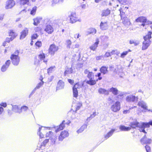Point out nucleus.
<instances>
[{
  "instance_id": "nucleus-19",
  "label": "nucleus",
  "mask_w": 152,
  "mask_h": 152,
  "mask_svg": "<svg viewBox=\"0 0 152 152\" xmlns=\"http://www.w3.org/2000/svg\"><path fill=\"white\" fill-rule=\"evenodd\" d=\"M138 105L145 110H147L148 106L146 102L143 101L138 102Z\"/></svg>"
},
{
  "instance_id": "nucleus-31",
  "label": "nucleus",
  "mask_w": 152,
  "mask_h": 152,
  "mask_svg": "<svg viewBox=\"0 0 152 152\" xmlns=\"http://www.w3.org/2000/svg\"><path fill=\"white\" fill-rule=\"evenodd\" d=\"M42 19L41 17H37L36 18H34L33 19L34 23L33 24L37 26L38 24L39 23L40 20Z\"/></svg>"
},
{
  "instance_id": "nucleus-40",
  "label": "nucleus",
  "mask_w": 152,
  "mask_h": 152,
  "mask_svg": "<svg viewBox=\"0 0 152 152\" xmlns=\"http://www.w3.org/2000/svg\"><path fill=\"white\" fill-rule=\"evenodd\" d=\"M66 44L67 48L69 49L72 45V42L70 39H67L66 41Z\"/></svg>"
},
{
  "instance_id": "nucleus-24",
  "label": "nucleus",
  "mask_w": 152,
  "mask_h": 152,
  "mask_svg": "<svg viewBox=\"0 0 152 152\" xmlns=\"http://www.w3.org/2000/svg\"><path fill=\"white\" fill-rule=\"evenodd\" d=\"M12 110L15 113H21V110L20 108L18 106L16 105H12Z\"/></svg>"
},
{
  "instance_id": "nucleus-62",
  "label": "nucleus",
  "mask_w": 152,
  "mask_h": 152,
  "mask_svg": "<svg viewBox=\"0 0 152 152\" xmlns=\"http://www.w3.org/2000/svg\"><path fill=\"white\" fill-rule=\"evenodd\" d=\"M79 47V45L77 44H76L74 46H73V48H78Z\"/></svg>"
},
{
  "instance_id": "nucleus-17",
  "label": "nucleus",
  "mask_w": 152,
  "mask_h": 152,
  "mask_svg": "<svg viewBox=\"0 0 152 152\" xmlns=\"http://www.w3.org/2000/svg\"><path fill=\"white\" fill-rule=\"evenodd\" d=\"M64 86V83L62 80H60L57 85L56 90L63 89Z\"/></svg>"
},
{
  "instance_id": "nucleus-34",
  "label": "nucleus",
  "mask_w": 152,
  "mask_h": 152,
  "mask_svg": "<svg viewBox=\"0 0 152 152\" xmlns=\"http://www.w3.org/2000/svg\"><path fill=\"white\" fill-rule=\"evenodd\" d=\"M9 36L12 39H13L16 37L15 33L12 30H10L9 32Z\"/></svg>"
},
{
  "instance_id": "nucleus-26",
  "label": "nucleus",
  "mask_w": 152,
  "mask_h": 152,
  "mask_svg": "<svg viewBox=\"0 0 152 152\" xmlns=\"http://www.w3.org/2000/svg\"><path fill=\"white\" fill-rule=\"evenodd\" d=\"M147 20V19L146 17H140L137 18L135 20V21L137 22H146Z\"/></svg>"
},
{
  "instance_id": "nucleus-8",
  "label": "nucleus",
  "mask_w": 152,
  "mask_h": 152,
  "mask_svg": "<svg viewBox=\"0 0 152 152\" xmlns=\"http://www.w3.org/2000/svg\"><path fill=\"white\" fill-rule=\"evenodd\" d=\"M150 126V124L149 122L148 123L142 122L140 123V131L145 133H146L147 132L145 131L144 129L145 128H149Z\"/></svg>"
},
{
  "instance_id": "nucleus-30",
  "label": "nucleus",
  "mask_w": 152,
  "mask_h": 152,
  "mask_svg": "<svg viewBox=\"0 0 152 152\" xmlns=\"http://www.w3.org/2000/svg\"><path fill=\"white\" fill-rule=\"evenodd\" d=\"M110 10L108 9L103 10L102 11L101 15L102 16H107L110 14Z\"/></svg>"
},
{
  "instance_id": "nucleus-21",
  "label": "nucleus",
  "mask_w": 152,
  "mask_h": 152,
  "mask_svg": "<svg viewBox=\"0 0 152 152\" xmlns=\"http://www.w3.org/2000/svg\"><path fill=\"white\" fill-rule=\"evenodd\" d=\"M108 67L105 66H103L101 67L100 68V72L103 75L107 74L108 73V70H107Z\"/></svg>"
},
{
  "instance_id": "nucleus-3",
  "label": "nucleus",
  "mask_w": 152,
  "mask_h": 152,
  "mask_svg": "<svg viewBox=\"0 0 152 152\" xmlns=\"http://www.w3.org/2000/svg\"><path fill=\"white\" fill-rule=\"evenodd\" d=\"M120 15L122 23L126 26L127 27L129 26L131 24L129 19L127 17L122 16L121 10H120Z\"/></svg>"
},
{
  "instance_id": "nucleus-52",
  "label": "nucleus",
  "mask_w": 152,
  "mask_h": 152,
  "mask_svg": "<svg viewBox=\"0 0 152 152\" xmlns=\"http://www.w3.org/2000/svg\"><path fill=\"white\" fill-rule=\"evenodd\" d=\"M38 35L37 34H33L31 36V39H34L37 38Z\"/></svg>"
},
{
  "instance_id": "nucleus-53",
  "label": "nucleus",
  "mask_w": 152,
  "mask_h": 152,
  "mask_svg": "<svg viewBox=\"0 0 152 152\" xmlns=\"http://www.w3.org/2000/svg\"><path fill=\"white\" fill-rule=\"evenodd\" d=\"M145 148L147 152H150L151 148L149 146L146 145L145 146Z\"/></svg>"
},
{
  "instance_id": "nucleus-4",
  "label": "nucleus",
  "mask_w": 152,
  "mask_h": 152,
  "mask_svg": "<svg viewBox=\"0 0 152 152\" xmlns=\"http://www.w3.org/2000/svg\"><path fill=\"white\" fill-rule=\"evenodd\" d=\"M58 49V47L55 44L51 45L49 48L48 52L51 55H53Z\"/></svg>"
},
{
  "instance_id": "nucleus-42",
  "label": "nucleus",
  "mask_w": 152,
  "mask_h": 152,
  "mask_svg": "<svg viewBox=\"0 0 152 152\" xmlns=\"http://www.w3.org/2000/svg\"><path fill=\"white\" fill-rule=\"evenodd\" d=\"M131 50H129L128 51H125L124 52L122 53L121 54L120 57L121 58H124L125 56L127 55L128 53L129 52H130Z\"/></svg>"
},
{
  "instance_id": "nucleus-44",
  "label": "nucleus",
  "mask_w": 152,
  "mask_h": 152,
  "mask_svg": "<svg viewBox=\"0 0 152 152\" xmlns=\"http://www.w3.org/2000/svg\"><path fill=\"white\" fill-rule=\"evenodd\" d=\"M40 80H41V82L38 84L36 87V88L37 89L39 88L43 84L44 82L42 81V78Z\"/></svg>"
},
{
  "instance_id": "nucleus-20",
  "label": "nucleus",
  "mask_w": 152,
  "mask_h": 152,
  "mask_svg": "<svg viewBox=\"0 0 152 152\" xmlns=\"http://www.w3.org/2000/svg\"><path fill=\"white\" fill-rule=\"evenodd\" d=\"M107 23L105 21L101 22L100 25V28L102 30L107 29Z\"/></svg>"
},
{
  "instance_id": "nucleus-25",
  "label": "nucleus",
  "mask_w": 152,
  "mask_h": 152,
  "mask_svg": "<svg viewBox=\"0 0 152 152\" xmlns=\"http://www.w3.org/2000/svg\"><path fill=\"white\" fill-rule=\"evenodd\" d=\"M99 41L98 39H97L96 40V42L93 44L90 47V48L91 50L94 51L96 49L98 46V45L99 43Z\"/></svg>"
},
{
  "instance_id": "nucleus-41",
  "label": "nucleus",
  "mask_w": 152,
  "mask_h": 152,
  "mask_svg": "<svg viewBox=\"0 0 152 152\" xmlns=\"http://www.w3.org/2000/svg\"><path fill=\"white\" fill-rule=\"evenodd\" d=\"M37 9V7L36 6H34L33 7L32 10H31V11L30 14L32 15H34L35 14Z\"/></svg>"
},
{
  "instance_id": "nucleus-49",
  "label": "nucleus",
  "mask_w": 152,
  "mask_h": 152,
  "mask_svg": "<svg viewBox=\"0 0 152 152\" xmlns=\"http://www.w3.org/2000/svg\"><path fill=\"white\" fill-rule=\"evenodd\" d=\"M41 127H40L39 128V131L37 133L38 134H39L40 138H42L44 137V135L43 134H42L41 133H40V131L41 130Z\"/></svg>"
},
{
  "instance_id": "nucleus-33",
  "label": "nucleus",
  "mask_w": 152,
  "mask_h": 152,
  "mask_svg": "<svg viewBox=\"0 0 152 152\" xmlns=\"http://www.w3.org/2000/svg\"><path fill=\"white\" fill-rule=\"evenodd\" d=\"M109 91L112 92L114 95H116L118 94V91L117 88L112 87L110 89Z\"/></svg>"
},
{
  "instance_id": "nucleus-55",
  "label": "nucleus",
  "mask_w": 152,
  "mask_h": 152,
  "mask_svg": "<svg viewBox=\"0 0 152 152\" xmlns=\"http://www.w3.org/2000/svg\"><path fill=\"white\" fill-rule=\"evenodd\" d=\"M111 53L107 52L105 53L104 56L106 57H108L111 56Z\"/></svg>"
},
{
  "instance_id": "nucleus-56",
  "label": "nucleus",
  "mask_w": 152,
  "mask_h": 152,
  "mask_svg": "<svg viewBox=\"0 0 152 152\" xmlns=\"http://www.w3.org/2000/svg\"><path fill=\"white\" fill-rule=\"evenodd\" d=\"M13 39H12L10 37V38H7L6 39V42H9L10 41H12Z\"/></svg>"
},
{
  "instance_id": "nucleus-22",
  "label": "nucleus",
  "mask_w": 152,
  "mask_h": 152,
  "mask_svg": "<svg viewBox=\"0 0 152 152\" xmlns=\"http://www.w3.org/2000/svg\"><path fill=\"white\" fill-rule=\"evenodd\" d=\"M98 92L100 94L108 95L109 94V91L102 88H100L98 89Z\"/></svg>"
},
{
  "instance_id": "nucleus-45",
  "label": "nucleus",
  "mask_w": 152,
  "mask_h": 152,
  "mask_svg": "<svg viewBox=\"0 0 152 152\" xmlns=\"http://www.w3.org/2000/svg\"><path fill=\"white\" fill-rule=\"evenodd\" d=\"M96 112H94L92 114H91L90 116L87 119V121H89L90 120L92 119V118H94L96 115Z\"/></svg>"
},
{
  "instance_id": "nucleus-46",
  "label": "nucleus",
  "mask_w": 152,
  "mask_h": 152,
  "mask_svg": "<svg viewBox=\"0 0 152 152\" xmlns=\"http://www.w3.org/2000/svg\"><path fill=\"white\" fill-rule=\"evenodd\" d=\"M110 53L111 55L116 54L118 55L119 54V52H118L117 50H113Z\"/></svg>"
},
{
  "instance_id": "nucleus-50",
  "label": "nucleus",
  "mask_w": 152,
  "mask_h": 152,
  "mask_svg": "<svg viewBox=\"0 0 152 152\" xmlns=\"http://www.w3.org/2000/svg\"><path fill=\"white\" fill-rule=\"evenodd\" d=\"M20 109L21 110V112L22 111H25L28 110V107L26 106H23L21 108H20Z\"/></svg>"
},
{
  "instance_id": "nucleus-64",
  "label": "nucleus",
  "mask_w": 152,
  "mask_h": 152,
  "mask_svg": "<svg viewBox=\"0 0 152 152\" xmlns=\"http://www.w3.org/2000/svg\"><path fill=\"white\" fill-rule=\"evenodd\" d=\"M81 36V35H80V34H76L75 35V38L76 39L78 38L79 37H80Z\"/></svg>"
},
{
  "instance_id": "nucleus-61",
  "label": "nucleus",
  "mask_w": 152,
  "mask_h": 152,
  "mask_svg": "<svg viewBox=\"0 0 152 152\" xmlns=\"http://www.w3.org/2000/svg\"><path fill=\"white\" fill-rule=\"evenodd\" d=\"M4 111V108L1 107L0 106V115H1Z\"/></svg>"
},
{
  "instance_id": "nucleus-12",
  "label": "nucleus",
  "mask_w": 152,
  "mask_h": 152,
  "mask_svg": "<svg viewBox=\"0 0 152 152\" xmlns=\"http://www.w3.org/2000/svg\"><path fill=\"white\" fill-rule=\"evenodd\" d=\"M80 86L78 83H76L73 88V96L74 97L76 98L78 96V92L77 90V88H79Z\"/></svg>"
},
{
  "instance_id": "nucleus-27",
  "label": "nucleus",
  "mask_w": 152,
  "mask_h": 152,
  "mask_svg": "<svg viewBox=\"0 0 152 152\" xmlns=\"http://www.w3.org/2000/svg\"><path fill=\"white\" fill-rule=\"evenodd\" d=\"M115 129H112L109 132L106 134L104 135V137L105 139H107L109 137H111L113 134L114 132L115 131Z\"/></svg>"
},
{
  "instance_id": "nucleus-7",
  "label": "nucleus",
  "mask_w": 152,
  "mask_h": 152,
  "mask_svg": "<svg viewBox=\"0 0 152 152\" xmlns=\"http://www.w3.org/2000/svg\"><path fill=\"white\" fill-rule=\"evenodd\" d=\"M120 102H116L115 104L111 106V109L112 111L114 112H117L120 110Z\"/></svg>"
},
{
  "instance_id": "nucleus-18",
  "label": "nucleus",
  "mask_w": 152,
  "mask_h": 152,
  "mask_svg": "<svg viewBox=\"0 0 152 152\" xmlns=\"http://www.w3.org/2000/svg\"><path fill=\"white\" fill-rule=\"evenodd\" d=\"M45 31L49 34H51L53 31V27L50 25H47L45 29Z\"/></svg>"
},
{
  "instance_id": "nucleus-48",
  "label": "nucleus",
  "mask_w": 152,
  "mask_h": 152,
  "mask_svg": "<svg viewBox=\"0 0 152 152\" xmlns=\"http://www.w3.org/2000/svg\"><path fill=\"white\" fill-rule=\"evenodd\" d=\"M129 43L130 44H134L135 45H137L139 44V42H135L133 40H131L129 41Z\"/></svg>"
},
{
  "instance_id": "nucleus-54",
  "label": "nucleus",
  "mask_w": 152,
  "mask_h": 152,
  "mask_svg": "<svg viewBox=\"0 0 152 152\" xmlns=\"http://www.w3.org/2000/svg\"><path fill=\"white\" fill-rule=\"evenodd\" d=\"M104 57V56L103 55H101L99 56H96V59L97 60H99L100 59H101L102 58Z\"/></svg>"
},
{
  "instance_id": "nucleus-38",
  "label": "nucleus",
  "mask_w": 152,
  "mask_h": 152,
  "mask_svg": "<svg viewBox=\"0 0 152 152\" xmlns=\"http://www.w3.org/2000/svg\"><path fill=\"white\" fill-rule=\"evenodd\" d=\"M82 103L80 102H77L76 103V106L75 107V111L76 112V111L78 110H79L80 108V107L82 106Z\"/></svg>"
},
{
  "instance_id": "nucleus-23",
  "label": "nucleus",
  "mask_w": 152,
  "mask_h": 152,
  "mask_svg": "<svg viewBox=\"0 0 152 152\" xmlns=\"http://www.w3.org/2000/svg\"><path fill=\"white\" fill-rule=\"evenodd\" d=\"M45 54L42 53L39 55L38 57L40 61L43 60L44 62L47 64L48 61V60L45 59Z\"/></svg>"
},
{
  "instance_id": "nucleus-60",
  "label": "nucleus",
  "mask_w": 152,
  "mask_h": 152,
  "mask_svg": "<svg viewBox=\"0 0 152 152\" xmlns=\"http://www.w3.org/2000/svg\"><path fill=\"white\" fill-rule=\"evenodd\" d=\"M37 88H36L35 87L33 90L31 92V93L30 96H30L32 95L33 94H34L36 90H37Z\"/></svg>"
},
{
  "instance_id": "nucleus-35",
  "label": "nucleus",
  "mask_w": 152,
  "mask_h": 152,
  "mask_svg": "<svg viewBox=\"0 0 152 152\" xmlns=\"http://www.w3.org/2000/svg\"><path fill=\"white\" fill-rule=\"evenodd\" d=\"M87 125L86 124H84L80 128L77 130V132L78 133L82 132L83 130L87 128Z\"/></svg>"
},
{
  "instance_id": "nucleus-29",
  "label": "nucleus",
  "mask_w": 152,
  "mask_h": 152,
  "mask_svg": "<svg viewBox=\"0 0 152 152\" xmlns=\"http://www.w3.org/2000/svg\"><path fill=\"white\" fill-rule=\"evenodd\" d=\"M65 127V121H63L58 128V129L56 130V132H57L59 131L62 130Z\"/></svg>"
},
{
  "instance_id": "nucleus-57",
  "label": "nucleus",
  "mask_w": 152,
  "mask_h": 152,
  "mask_svg": "<svg viewBox=\"0 0 152 152\" xmlns=\"http://www.w3.org/2000/svg\"><path fill=\"white\" fill-rule=\"evenodd\" d=\"M120 3L124 4L126 3V0H118Z\"/></svg>"
},
{
  "instance_id": "nucleus-14",
  "label": "nucleus",
  "mask_w": 152,
  "mask_h": 152,
  "mask_svg": "<svg viewBox=\"0 0 152 152\" xmlns=\"http://www.w3.org/2000/svg\"><path fill=\"white\" fill-rule=\"evenodd\" d=\"M10 63L11 61L10 60L7 61L5 64L1 67V71L2 72H4L6 71L9 67Z\"/></svg>"
},
{
  "instance_id": "nucleus-51",
  "label": "nucleus",
  "mask_w": 152,
  "mask_h": 152,
  "mask_svg": "<svg viewBox=\"0 0 152 152\" xmlns=\"http://www.w3.org/2000/svg\"><path fill=\"white\" fill-rule=\"evenodd\" d=\"M35 45L36 46L39 48L42 46V43L41 41H38L36 43Z\"/></svg>"
},
{
  "instance_id": "nucleus-16",
  "label": "nucleus",
  "mask_w": 152,
  "mask_h": 152,
  "mask_svg": "<svg viewBox=\"0 0 152 152\" xmlns=\"http://www.w3.org/2000/svg\"><path fill=\"white\" fill-rule=\"evenodd\" d=\"M129 126L132 128H135L136 127H139L140 128V123H139L137 121L130 123Z\"/></svg>"
},
{
  "instance_id": "nucleus-5",
  "label": "nucleus",
  "mask_w": 152,
  "mask_h": 152,
  "mask_svg": "<svg viewBox=\"0 0 152 152\" xmlns=\"http://www.w3.org/2000/svg\"><path fill=\"white\" fill-rule=\"evenodd\" d=\"M15 4V2L14 0H7L6 3L5 8L6 9L8 10L12 9Z\"/></svg>"
},
{
  "instance_id": "nucleus-13",
  "label": "nucleus",
  "mask_w": 152,
  "mask_h": 152,
  "mask_svg": "<svg viewBox=\"0 0 152 152\" xmlns=\"http://www.w3.org/2000/svg\"><path fill=\"white\" fill-rule=\"evenodd\" d=\"M152 142L151 139L147 138L145 135L144 137L141 140V142L142 144H150Z\"/></svg>"
},
{
  "instance_id": "nucleus-2",
  "label": "nucleus",
  "mask_w": 152,
  "mask_h": 152,
  "mask_svg": "<svg viewBox=\"0 0 152 152\" xmlns=\"http://www.w3.org/2000/svg\"><path fill=\"white\" fill-rule=\"evenodd\" d=\"M10 58L14 65L17 66L18 65L20 62V57L18 54H12Z\"/></svg>"
},
{
  "instance_id": "nucleus-59",
  "label": "nucleus",
  "mask_w": 152,
  "mask_h": 152,
  "mask_svg": "<svg viewBox=\"0 0 152 152\" xmlns=\"http://www.w3.org/2000/svg\"><path fill=\"white\" fill-rule=\"evenodd\" d=\"M118 94V95L117 96L118 98L119 96H123L124 93V92H121L120 93H119Z\"/></svg>"
},
{
  "instance_id": "nucleus-47",
  "label": "nucleus",
  "mask_w": 152,
  "mask_h": 152,
  "mask_svg": "<svg viewBox=\"0 0 152 152\" xmlns=\"http://www.w3.org/2000/svg\"><path fill=\"white\" fill-rule=\"evenodd\" d=\"M94 76V75L93 73L91 72H90L89 73H88V74L87 75V77L89 79L93 78Z\"/></svg>"
},
{
  "instance_id": "nucleus-28",
  "label": "nucleus",
  "mask_w": 152,
  "mask_h": 152,
  "mask_svg": "<svg viewBox=\"0 0 152 152\" xmlns=\"http://www.w3.org/2000/svg\"><path fill=\"white\" fill-rule=\"evenodd\" d=\"M97 31L96 29L94 28H90L87 31V34L89 35L92 34L94 35L96 32Z\"/></svg>"
},
{
  "instance_id": "nucleus-10",
  "label": "nucleus",
  "mask_w": 152,
  "mask_h": 152,
  "mask_svg": "<svg viewBox=\"0 0 152 152\" xmlns=\"http://www.w3.org/2000/svg\"><path fill=\"white\" fill-rule=\"evenodd\" d=\"M69 135V133L66 131L64 130L62 131L59 136V140L62 141L64 138L68 137Z\"/></svg>"
},
{
  "instance_id": "nucleus-32",
  "label": "nucleus",
  "mask_w": 152,
  "mask_h": 152,
  "mask_svg": "<svg viewBox=\"0 0 152 152\" xmlns=\"http://www.w3.org/2000/svg\"><path fill=\"white\" fill-rule=\"evenodd\" d=\"M119 129L122 131H128L131 129V127H126L124 126L121 125L119 126Z\"/></svg>"
},
{
  "instance_id": "nucleus-6",
  "label": "nucleus",
  "mask_w": 152,
  "mask_h": 152,
  "mask_svg": "<svg viewBox=\"0 0 152 152\" xmlns=\"http://www.w3.org/2000/svg\"><path fill=\"white\" fill-rule=\"evenodd\" d=\"M70 22V23H75L77 21H81V19H78L76 17V14L75 12H72L69 16Z\"/></svg>"
},
{
  "instance_id": "nucleus-39",
  "label": "nucleus",
  "mask_w": 152,
  "mask_h": 152,
  "mask_svg": "<svg viewBox=\"0 0 152 152\" xmlns=\"http://www.w3.org/2000/svg\"><path fill=\"white\" fill-rule=\"evenodd\" d=\"M20 3L21 5L28 4L29 3V0H20Z\"/></svg>"
},
{
  "instance_id": "nucleus-43",
  "label": "nucleus",
  "mask_w": 152,
  "mask_h": 152,
  "mask_svg": "<svg viewBox=\"0 0 152 152\" xmlns=\"http://www.w3.org/2000/svg\"><path fill=\"white\" fill-rule=\"evenodd\" d=\"M55 67L54 66H52L48 69V73L49 75L50 73H52L54 70Z\"/></svg>"
},
{
  "instance_id": "nucleus-11",
  "label": "nucleus",
  "mask_w": 152,
  "mask_h": 152,
  "mask_svg": "<svg viewBox=\"0 0 152 152\" xmlns=\"http://www.w3.org/2000/svg\"><path fill=\"white\" fill-rule=\"evenodd\" d=\"M127 102H134L137 100V97H136L135 96L132 95H130L127 96L126 99Z\"/></svg>"
},
{
  "instance_id": "nucleus-9",
  "label": "nucleus",
  "mask_w": 152,
  "mask_h": 152,
  "mask_svg": "<svg viewBox=\"0 0 152 152\" xmlns=\"http://www.w3.org/2000/svg\"><path fill=\"white\" fill-rule=\"evenodd\" d=\"M53 133L51 131H49L48 133H47L46 134V137H49V139L50 140L53 144H54L56 141V138L55 135L53 134Z\"/></svg>"
},
{
  "instance_id": "nucleus-58",
  "label": "nucleus",
  "mask_w": 152,
  "mask_h": 152,
  "mask_svg": "<svg viewBox=\"0 0 152 152\" xmlns=\"http://www.w3.org/2000/svg\"><path fill=\"white\" fill-rule=\"evenodd\" d=\"M0 105L5 107L7 106V104L6 103H2L0 104Z\"/></svg>"
},
{
  "instance_id": "nucleus-15",
  "label": "nucleus",
  "mask_w": 152,
  "mask_h": 152,
  "mask_svg": "<svg viewBox=\"0 0 152 152\" xmlns=\"http://www.w3.org/2000/svg\"><path fill=\"white\" fill-rule=\"evenodd\" d=\"M28 30L27 28H25L21 32L20 39H23L27 35L28 33Z\"/></svg>"
},
{
  "instance_id": "nucleus-37",
  "label": "nucleus",
  "mask_w": 152,
  "mask_h": 152,
  "mask_svg": "<svg viewBox=\"0 0 152 152\" xmlns=\"http://www.w3.org/2000/svg\"><path fill=\"white\" fill-rule=\"evenodd\" d=\"M86 83L91 85H93L96 83V82L94 80H93V78H91L89 80H87Z\"/></svg>"
},
{
  "instance_id": "nucleus-36",
  "label": "nucleus",
  "mask_w": 152,
  "mask_h": 152,
  "mask_svg": "<svg viewBox=\"0 0 152 152\" xmlns=\"http://www.w3.org/2000/svg\"><path fill=\"white\" fill-rule=\"evenodd\" d=\"M73 72V69L71 68H67L65 71L64 73V75L66 76L67 75L72 73Z\"/></svg>"
},
{
  "instance_id": "nucleus-1",
  "label": "nucleus",
  "mask_w": 152,
  "mask_h": 152,
  "mask_svg": "<svg viewBox=\"0 0 152 152\" xmlns=\"http://www.w3.org/2000/svg\"><path fill=\"white\" fill-rule=\"evenodd\" d=\"M151 34L152 32L149 31L148 32L147 34L144 37V41L143 42L142 47V50L146 49L150 45L151 43V41L150 39L151 38Z\"/></svg>"
},
{
  "instance_id": "nucleus-63",
  "label": "nucleus",
  "mask_w": 152,
  "mask_h": 152,
  "mask_svg": "<svg viewBox=\"0 0 152 152\" xmlns=\"http://www.w3.org/2000/svg\"><path fill=\"white\" fill-rule=\"evenodd\" d=\"M49 140V139H46L43 142V144L44 145H45V144L48 142Z\"/></svg>"
}]
</instances>
